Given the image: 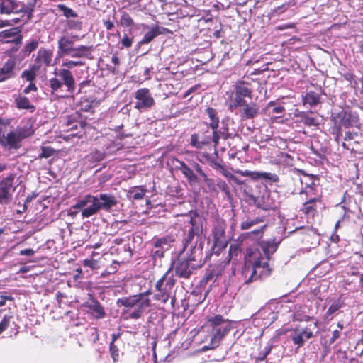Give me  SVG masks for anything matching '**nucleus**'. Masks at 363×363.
<instances>
[{"instance_id":"obj_29","label":"nucleus","mask_w":363,"mask_h":363,"mask_svg":"<svg viewBox=\"0 0 363 363\" xmlns=\"http://www.w3.org/2000/svg\"><path fill=\"white\" fill-rule=\"evenodd\" d=\"M146 191L147 189L143 186H133L127 191V198L129 200H140Z\"/></svg>"},{"instance_id":"obj_60","label":"nucleus","mask_w":363,"mask_h":363,"mask_svg":"<svg viewBox=\"0 0 363 363\" xmlns=\"http://www.w3.org/2000/svg\"><path fill=\"white\" fill-rule=\"evenodd\" d=\"M306 189L305 190V193L306 195H311L313 194V191H315L316 186L313 182H311L310 184L306 183Z\"/></svg>"},{"instance_id":"obj_6","label":"nucleus","mask_w":363,"mask_h":363,"mask_svg":"<svg viewBox=\"0 0 363 363\" xmlns=\"http://www.w3.org/2000/svg\"><path fill=\"white\" fill-rule=\"evenodd\" d=\"M55 77L49 80V86L52 93H59L63 86L67 91L73 93L75 90V80L71 71L67 69H56L54 72Z\"/></svg>"},{"instance_id":"obj_51","label":"nucleus","mask_w":363,"mask_h":363,"mask_svg":"<svg viewBox=\"0 0 363 363\" xmlns=\"http://www.w3.org/2000/svg\"><path fill=\"white\" fill-rule=\"evenodd\" d=\"M20 22L19 18H14L9 20L0 19V28L8 26H13V25Z\"/></svg>"},{"instance_id":"obj_18","label":"nucleus","mask_w":363,"mask_h":363,"mask_svg":"<svg viewBox=\"0 0 363 363\" xmlns=\"http://www.w3.org/2000/svg\"><path fill=\"white\" fill-rule=\"evenodd\" d=\"M22 140L14 130L0 134V144L7 150L20 148Z\"/></svg>"},{"instance_id":"obj_20","label":"nucleus","mask_w":363,"mask_h":363,"mask_svg":"<svg viewBox=\"0 0 363 363\" xmlns=\"http://www.w3.org/2000/svg\"><path fill=\"white\" fill-rule=\"evenodd\" d=\"M96 196L99 199L98 204L99 211L101 209L109 211L111 208H112L117 204V200L111 194H100L99 196Z\"/></svg>"},{"instance_id":"obj_32","label":"nucleus","mask_w":363,"mask_h":363,"mask_svg":"<svg viewBox=\"0 0 363 363\" xmlns=\"http://www.w3.org/2000/svg\"><path fill=\"white\" fill-rule=\"evenodd\" d=\"M212 135H210L211 143H213L215 146H217L220 139H226L228 138V128L223 127L220 129H211Z\"/></svg>"},{"instance_id":"obj_11","label":"nucleus","mask_w":363,"mask_h":363,"mask_svg":"<svg viewBox=\"0 0 363 363\" xmlns=\"http://www.w3.org/2000/svg\"><path fill=\"white\" fill-rule=\"evenodd\" d=\"M226 224L223 219L217 218L214 220L212 229L213 238V250L216 255L227 247L228 242L225 238Z\"/></svg>"},{"instance_id":"obj_5","label":"nucleus","mask_w":363,"mask_h":363,"mask_svg":"<svg viewBox=\"0 0 363 363\" xmlns=\"http://www.w3.org/2000/svg\"><path fill=\"white\" fill-rule=\"evenodd\" d=\"M191 228L187 235L183 240V251L186 253H194L197 249L200 251V255H203V239L202 229L196 224L195 219L191 218Z\"/></svg>"},{"instance_id":"obj_1","label":"nucleus","mask_w":363,"mask_h":363,"mask_svg":"<svg viewBox=\"0 0 363 363\" xmlns=\"http://www.w3.org/2000/svg\"><path fill=\"white\" fill-rule=\"evenodd\" d=\"M274 240L262 242L256 247H249L245 257V266L242 274L245 283L249 284L257 279H265L272 273L269 265L270 256L277 250Z\"/></svg>"},{"instance_id":"obj_45","label":"nucleus","mask_w":363,"mask_h":363,"mask_svg":"<svg viewBox=\"0 0 363 363\" xmlns=\"http://www.w3.org/2000/svg\"><path fill=\"white\" fill-rule=\"evenodd\" d=\"M38 46V41L37 40H32L27 43L23 48V53L25 55H30Z\"/></svg>"},{"instance_id":"obj_62","label":"nucleus","mask_w":363,"mask_h":363,"mask_svg":"<svg viewBox=\"0 0 363 363\" xmlns=\"http://www.w3.org/2000/svg\"><path fill=\"white\" fill-rule=\"evenodd\" d=\"M37 91V86L36 85L33 83V82H30L29 84V85L28 86H26L23 90V94H29L30 91Z\"/></svg>"},{"instance_id":"obj_3","label":"nucleus","mask_w":363,"mask_h":363,"mask_svg":"<svg viewBox=\"0 0 363 363\" xmlns=\"http://www.w3.org/2000/svg\"><path fill=\"white\" fill-rule=\"evenodd\" d=\"M206 326L211 330V345L216 347L232 328V323L220 315L207 318Z\"/></svg>"},{"instance_id":"obj_43","label":"nucleus","mask_w":363,"mask_h":363,"mask_svg":"<svg viewBox=\"0 0 363 363\" xmlns=\"http://www.w3.org/2000/svg\"><path fill=\"white\" fill-rule=\"evenodd\" d=\"M343 306V302L340 299L335 300L333 302L330 306L328 308L326 315L330 316L333 315L336 311L340 309Z\"/></svg>"},{"instance_id":"obj_55","label":"nucleus","mask_w":363,"mask_h":363,"mask_svg":"<svg viewBox=\"0 0 363 363\" xmlns=\"http://www.w3.org/2000/svg\"><path fill=\"white\" fill-rule=\"evenodd\" d=\"M164 250L162 248H153L151 250V255L155 258H161L164 256Z\"/></svg>"},{"instance_id":"obj_23","label":"nucleus","mask_w":363,"mask_h":363,"mask_svg":"<svg viewBox=\"0 0 363 363\" xmlns=\"http://www.w3.org/2000/svg\"><path fill=\"white\" fill-rule=\"evenodd\" d=\"M210 144V135L194 133L191 135L190 145L196 149H202L204 146Z\"/></svg>"},{"instance_id":"obj_9","label":"nucleus","mask_w":363,"mask_h":363,"mask_svg":"<svg viewBox=\"0 0 363 363\" xmlns=\"http://www.w3.org/2000/svg\"><path fill=\"white\" fill-rule=\"evenodd\" d=\"M33 1V3L25 4L18 0H1L0 13L3 15L23 13L30 18L36 0Z\"/></svg>"},{"instance_id":"obj_52","label":"nucleus","mask_w":363,"mask_h":363,"mask_svg":"<svg viewBox=\"0 0 363 363\" xmlns=\"http://www.w3.org/2000/svg\"><path fill=\"white\" fill-rule=\"evenodd\" d=\"M109 349H110L111 357L113 359V361L114 362L118 361V359L119 358V350L118 349V347L115 345V344L113 342H111L110 343Z\"/></svg>"},{"instance_id":"obj_57","label":"nucleus","mask_w":363,"mask_h":363,"mask_svg":"<svg viewBox=\"0 0 363 363\" xmlns=\"http://www.w3.org/2000/svg\"><path fill=\"white\" fill-rule=\"evenodd\" d=\"M121 43L125 48H130L133 44V38H130L127 34H124L121 40Z\"/></svg>"},{"instance_id":"obj_12","label":"nucleus","mask_w":363,"mask_h":363,"mask_svg":"<svg viewBox=\"0 0 363 363\" xmlns=\"http://www.w3.org/2000/svg\"><path fill=\"white\" fill-rule=\"evenodd\" d=\"M98 200L97 196L87 194L79 199L72 208L76 210H82V218H89L99 211Z\"/></svg>"},{"instance_id":"obj_63","label":"nucleus","mask_w":363,"mask_h":363,"mask_svg":"<svg viewBox=\"0 0 363 363\" xmlns=\"http://www.w3.org/2000/svg\"><path fill=\"white\" fill-rule=\"evenodd\" d=\"M341 332L340 330H335L333 332V335L330 339L329 343L331 345L335 342V341L340 337Z\"/></svg>"},{"instance_id":"obj_36","label":"nucleus","mask_w":363,"mask_h":363,"mask_svg":"<svg viewBox=\"0 0 363 363\" xmlns=\"http://www.w3.org/2000/svg\"><path fill=\"white\" fill-rule=\"evenodd\" d=\"M79 116L78 113H75L73 115L69 116L65 122V126L67 127V130H77L78 126L82 128V123L77 120V118Z\"/></svg>"},{"instance_id":"obj_4","label":"nucleus","mask_w":363,"mask_h":363,"mask_svg":"<svg viewBox=\"0 0 363 363\" xmlns=\"http://www.w3.org/2000/svg\"><path fill=\"white\" fill-rule=\"evenodd\" d=\"M203 263V255H200V251L198 250L193 254L186 253L175 267L176 275L179 277L188 279L193 270L201 267Z\"/></svg>"},{"instance_id":"obj_17","label":"nucleus","mask_w":363,"mask_h":363,"mask_svg":"<svg viewBox=\"0 0 363 363\" xmlns=\"http://www.w3.org/2000/svg\"><path fill=\"white\" fill-rule=\"evenodd\" d=\"M339 125L345 128L357 127L359 124V116L357 113L350 110H342L337 115Z\"/></svg>"},{"instance_id":"obj_30","label":"nucleus","mask_w":363,"mask_h":363,"mask_svg":"<svg viewBox=\"0 0 363 363\" xmlns=\"http://www.w3.org/2000/svg\"><path fill=\"white\" fill-rule=\"evenodd\" d=\"M86 306L94 318L100 319L105 316L106 313L104 308L99 301H93L91 303H87Z\"/></svg>"},{"instance_id":"obj_19","label":"nucleus","mask_w":363,"mask_h":363,"mask_svg":"<svg viewBox=\"0 0 363 363\" xmlns=\"http://www.w3.org/2000/svg\"><path fill=\"white\" fill-rule=\"evenodd\" d=\"M53 52L50 50L40 48L38 51L33 68L35 70H39L42 66L45 67L50 66L52 62Z\"/></svg>"},{"instance_id":"obj_56","label":"nucleus","mask_w":363,"mask_h":363,"mask_svg":"<svg viewBox=\"0 0 363 363\" xmlns=\"http://www.w3.org/2000/svg\"><path fill=\"white\" fill-rule=\"evenodd\" d=\"M83 265L84 267H87L91 268V269H95L98 267V264L96 260L91 259H84L83 262Z\"/></svg>"},{"instance_id":"obj_33","label":"nucleus","mask_w":363,"mask_h":363,"mask_svg":"<svg viewBox=\"0 0 363 363\" xmlns=\"http://www.w3.org/2000/svg\"><path fill=\"white\" fill-rule=\"evenodd\" d=\"M314 197L310 198L307 201L303 203L302 211L307 215H313L315 212L316 203L320 201L318 196L316 194Z\"/></svg>"},{"instance_id":"obj_21","label":"nucleus","mask_w":363,"mask_h":363,"mask_svg":"<svg viewBox=\"0 0 363 363\" xmlns=\"http://www.w3.org/2000/svg\"><path fill=\"white\" fill-rule=\"evenodd\" d=\"M33 121L31 119L23 121L15 129L16 134L21 140L26 138L33 133Z\"/></svg>"},{"instance_id":"obj_7","label":"nucleus","mask_w":363,"mask_h":363,"mask_svg":"<svg viewBox=\"0 0 363 363\" xmlns=\"http://www.w3.org/2000/svg\"><path fill=\"white\" fill-rule=\"evenodd\" d=\"M118 306L134 308L129 312L128 317L131 319H139L142 317L145 309L150 306V299H141L140 296L133 295L128 297H122L117 301Z\"/></svg>"},{"instance_id":"obj_40","label":"nucleus","mask_w":363,"mask_h":363,"mask_svg":"<svg viewBox=\"0 0 363 363\" xmlns=\"http://www.w3.org/2000/svg\"><path fill=\"white\" fill-rule=\"evenodd\" d=\"M241 252L240 244L233 243L230 245L229 251H228V262H230L232 259H236L238 255Z\"/></svg>"},{"instance_id":"obj_16","label":"nucleus","mask_w":363,"mask_h":363,"mask_svg":"<svg viewBox=\"0 0 363 363\" xmlns=\"http://www.w3.org/2000/svg\"><path fill=\"white\" fill-rule=\"evenodd\" d=\"M313 336L311 325L301 330L298 328L294 329L289 335L290 339L297 346V349L303 345L306 340L311 339Z\"/></svg>"},{"instance_id":"obj_24","label":"nucleus","mask_w":363,"mask_h":363,"mask_svg":"<svg viewBox=\"0 0 363 363\" xmlns=\"http://www.w3.org/2000/svg\"><path fill=\"white\" fill-rule=\"evenodd\" d=\"M241 116L247 119H252L256 117L259 113V106L255 102L247 103L242 105Z\"/></svg>"},{"instance_id":"obj_37","label":"nucleus","mask_w":363,"mask_h":363,"mask_svg":"<svg viewBox=\"0 0 363 363\" xmlns=\"http://www.w3.org/2000/svg\"><path fill=\"white\" fill-rule=\"evenodd\" d=\"M267 110L269 113L279 118L282 115V113L285 111V108L281 105H276L274 101H270L267 104Z\"/></svg>"},{"instance_id":"obj_50","label":"nucleus","mask_w":363,"mask_h":363,"mask_svg":"<svg viewBox=\"0 0 363 363\" xmlns=\"http://www.w3.org/2000/svg\"><path fill=\"white\" fill-rule=\"evenodd\" d=\"M261 221H262V220H259L258 218L253 219V220H247L242 222L240 228L242 230H247V229H250L253 225L259 223Z\"/></svg>"},{"instance_id":"obj_44","label":"nucleus","mask_w":363,"mask_h":363,"mask_svg":"<svg viewBox=\"0 0 363 363\" xmlns=\"http://www.w3.org/2000/svg\"><path fill=\"white\" fill-rule=\"evenodd\" d=\"M104 152L98 150H95L88 155V158L89 161H91L93 162H99L104 158Z\"/></svg>"},{"instance_id":"obj_13","label":"nucleus","mask_w":363,"mask_h":363,"mask_svg":"<svg viewBox=\"0 0 363 363\" xmlns=\"http://www.w3.org/2000/svg\"><path fill=\"white\" fill-rule=\"evenodd\" d=\"M136 101L134 108L140 112L145 111L151 108L155 104V100L150 90L147 88H141L135 92Z\"/></svg>"},{"instance_id":"obj_28","label":"nucleus","mask_w":363,"mask_h":363,"mask_svg":"<svg viewBox=\"0 0 363 363\" xmlns=\"http://www.w3.org/2000/svg\"><path fill=\"white\" fill-rule=\"evenodd\" d=\"M15 62L12 59H9L1 68L0 79L1 81L10 79L15 75L14 72Z\"/></svg>"},{"instance_id":"obj_10","label":"nucleus","mask_w":363,"mask_h":363,"mask_svg":"<svg viewBox=\"0 0 363 363\" xmlns=\"http://www.w3.org/2000/svg\"><path fill=\"white\" fill-rule=\"evenodd\" d=\"M169 269L155 284L154 298L164 303L171 297L172 290L175 284V279L169 275Z\"/></svg>"},{"instance_id":"obj_2","label":"nucleus","mask_w":363,"mask_h":363,"mask_svg":"<svg viewBox=\"0 0 363 363\" xmlns=\"http://www.w3.org/2000/svg\"><path fill=\"white\" fill-rule=\"evenodd\" d=\"M290 311V307L280 303H270L261 308L254 315L253 323L257 326L269 327L277 318L279 313Z\"/></svg>"},{"instance_id":"obj_8","label":"nucleus","mask_w":363,"mask_h":363,"mask_svg":"<svg viewBox=\"0 0 363 363\" xmlns=\"http://www.w3.org/2000/svg\"><path fill=\"white\" fill-rule=\"evenodd\" d=\"M249 82L239 80L235 82L233 91L230 96L229 108L233 111L247 102L246 99H252V90Z\"/></svg>"},{"instance_id":"obj_26","label":"nucleus","mask_w":363,"mask_h":363,"mask_svg":"<svg viewBox=\"0 0 363 363\" xmlns=\"http://www.w3.org/2000/svg\"><path fill=\"white\" fill-rule=\"evenodd\" d=\"M91 47L86 45H78L73 47L66 55L72 58H82L84 57H88L91 54Z\"/></svg>"},{"instance_id":"obj_54","label":"nucleus","mask_w":363,"mask_h":363,"mask_svg":"<svg viewBox=\"0 0 363 363\" xmlns=\"http://www.w3.org/2000/svg\"><path fill=\"white\" fill-rule=\"evenodd\" d=\"M11 316L10 315H4L1 321L0 322V330L4 332L9 325L10 319Z\"/></svg>"},{"instance_id":"obj_53","label":"nucleus","mask_w":363,"mask_h":363,"mask_svg":"<svg viewBox=\"0 0 363 363\" xmlns=\"http://www.w3.org/2000/svg\"><path fill=\"white\" fill-rule=\"evenodd\" d=\"M216 186L222 191H223L226 195H229V194H230L229 186L225 181H223L222 179L218 180L216 182Z\"/></svg>"},{"instance_id":"obj_15","label":"nucleus","mask_w":363,"mask_h":363,"mask_svg":"<svg viewBox=\"0 0 363 363\" xmlns=\"http://www.w3.org/2000/svg\"><path fill=\"white\" fill-rule=\"evenodd\" d=\"M233 172L242 177H248L253 180H262L267 182L277 183L279 181L278 175L271 172L235 169Z\"/></svg>"},{"instance_id":"obj_42","label":"nucleus","mask_w":363,"mask_h":363,"mask_svg":"<svg viewBox=\"0 0 363 363\" xmlns=\"http://www.w3.org/2000/svg\"><path fill=\"white\" fill-rule=\"evenodd\" d=\"M57 9L59 11H61L66 18L77 17V13L65 4L57 5Z\"/></svg>"},{"instance_id":"obj_61","label":"nucleus","mask_w":363,"mask_h":363,"mask_svg":"<svg viewBox=\"0 0 363 363\" xmlns=\"http://www.w3.org/2000/svg\"><path fill=\"white\" fill-rule=\"evenodd\" d=\"M264 228H265V225L262 226V228H260L259 229H257V230H252L250 233H247V236L255 235L256 238H259L262 235L263 229Z\"/></svg>"},{"instance_id":"obj_41","label":"nucleus","mask_w":363,"mask_h":363,"mask_svg":"<svg viewBox=\"0 0 363 363\" xmlns=\"http://www.w3.org/2000/svg\"><path fill=\"white\" fill-rule=\"evenodd\" d=\"M84 65V62L81 60H72L67 58L63 59L61 65L62 69H67L70 71V69H73L77 66H82Z\"/></svg>"},{"instance_id":"obj_46","label":"nucleus","mask_w":363,"mask_h":363,"mask_svg":"<svg viewBox=\"0 0 363 363\" xmlns=\"http://www.w3.org/2000/svg\"><path fill=\"white\" fill-rule=\"evenodd\" d=\"M120 23L121 26L125 27H130L133 26L134 24L133 20L132 19L130 16L126 12H123L122 13Z\"/></svg>"},{"instance_id":"obj_27","label":"nucleus","mask_w":363,"mask_h":363,"mask_svg":"<svg viewBox=\"0 0 363 363\" xmlns=\"http://www.w3.org/2000/svg\"><path fill=\"white\" fill-rule=\"evenodd\" d=\"M174 242V237L167 235L161 238H154L151 243L155 248H162L164 250H167Z\"/></svg>"},{"instance_id":"obj_58","label":"nucleus","mask_w":363,"mask_h":363,"mask_svg":"<svg viewBox=\"0 0 363 363\" xmlns=\"http://www.w3.org/2000/svg\"><path fill=\"white\" fill-rule=\"evenodd\" d=\"M53 153V150L50 148V147H43L42 149V152L40 154L39 157L40 158H48L49 157H50Z\"/></svg>"},{"instance_id":"obj_64","label":"nucleus","mask_w":363,"mask_h":363,"mask_svg":"<svg viewBox=\"0 0 363 363\" xmlns=\"http://www.w3.org/2000/svg\"><path fill=\"white\" fill-rule=\"evenodd\" d=\"M35 254V251L32 249H24V250H21L19 252V255H23V256H32Z\"/></svg>"},{"instance_id":"obj_22","label":"nucleus","mask_w":363,"mask_h":363,"mask_svg":"<svg viewBox=\"0 0 363 363\" xmlns=\"http://www.w3.org/2000/svg\"><path fill=\"white\" fill-rule=\"evenodd\" d=\"M74 47L73 40L67 36H62L57 41V56L64 57L67 53Z\"/></svg>"},{"instance_id":"obj_35","label":"nucleus","mask_w":363,"mask_h":363,"mask_svg":"<svg viewBox=\"0 0 363 363\" xmlns=\"http://www.w3.org/2000/svg\"><path fill=\"white\" fill-rule=\"evenodd\" d=\"M206 113L210 119V122L208 125V127L211 129L218 128L219 125V118L217 116V111L211 107H208L206 109Z\"/></svg>"},{"instance_id":"obj_14","label":"nucleus","mask_w":363,"mask_h":363,"mask_svg":"<svg viewBox=\"0 0 363 363\" xmlns=\"http://www.w3.org/2000/svg\"><path fill=\"white\" fill-rule=\"evenodd\" d=\"M15 174L10 173L0 182V203L6 204L11 200L12 193L14 191L13 180Z\"/></svg>"},{"instance_id":"obj_48","label":"nucleus","mask_w":363,"mask_h":363,"mask_svg":"<svg viewBox=\"0 0 363 363\" xmlns=\"http://www.w3.org/2000/svg\"><path fill=\"white\" fill-rule=\"evenodd\" d=\"M38 70H35L33 67L30 70H24L22 72L21 77L23 79H26L28 82H33V81L35 78L36 72Z\"/></svg>"},{"instance_id":"obj_59","label":"nucleus","mask_w":363,"mask_h":363,"mask_svg":"<svg viewBox=\"0 0 363 363\" xmlns=\"http://www.w3.org/2000/svg\"><path fill=\"white\" fill-rule=\"evenodd\" d=\"M68 26L70 28L75 30H81L82 22L79 21L70 20L68 21Z\"/></svg>"},{"instance_id":"obj_31","label":"nucleus","mask_w":363,"mask_h":363,"mask_svg":"<svg viewBox=\"0 0 363 363\" xmlns=\"http://www.w3.org/2000/svg\"><path fill=\"white\" fill-rule=\"evenodd\" d=\"M21 30L18 27H14L4 30L0 33V37L3 38H14L13 41L18 42L22 39Z\"/></svg>"},{"instance_id":"obj_25","label":"nucleus","mask_w":363,"mask_h":363,"mask_svg":"<svg viewBox=\"0 0 363 363\" xmlns=\"http://www.w3.org/2000/svg\"><path fill=\"white\" fill-rule=\"evenodd\" d=\"M14 104L18 109H26L33 112L35 107L30 103L28 98L21 94L13 96Z\"/></svg>"},{"instance_id":"obj_49","label":"nucleus","mask_w":363,"mask_h":363,"mask_svg":"<svg viewBox=\"0 0 363 363\" xmlns=\"http://www.w3.org/2000/svg\"><path fill=\"white\" fill-rule=\"evenodd\" d=\"M289 312L291 313L290 316H292L294 320L296 321H308L309 320L312 319V318L310 316L299 312L291 313V310Z\"/></svg>"},{"instance_id":"obj_47","label":"nucleus","mask_w":363,"mask_h":363,"mask_svg":"<svg viewBox=\"0 0 363 363\" xmlns=\"http://www.w3.org/2000/svg\"><path fill=\"white\" fill-rule=\"evenodd\" d=\"M182 174L189 180V182H196L198 180L197 176L194 173L193 170L189 167H184Z\"/></svg>"},{"instance_id":"obj_34","label":"nucleus","mask_w":363,"mask_h":363,"mask_svg":"<svg viewBox=\"0 0 363 363\" xmlns=\"http://www.w3.org/2000/svg\"><path fill=\"white\" fill-rule=\"evenodd\" d=\"M304 104H308L310 106H313L320 102V96L318 93L309 91L303 98Z\"/></svg>"},{"instance_id":"obj_38","label":"nucleus","mask_w":363,"mask_h":363,"mask_svg":"<svg viewBox=\"0 0 363 363\" xmlns=\"http://www.w3.org/2000/svg\"><path fill=\"white\" fill-rule=\"evenodd\" d=\"M160 34L157 27L152 28L145 35L141 41L139 43L140 45L148 44L155 38Z\"/></svg>"},{"instance_id":"obj_39","label":"nucleus","mask_w":363,"mask_h":363,"mask_svg":"<svg viewBox=\"0 0 363 363\" xmlns=\"http://www.w3.org/2000/svg\"><path fill=\"white\" fill-rule=\"evenodd\" d=\"M301 118L302 122L308 126H318L320 124L318 118L312 113H303Z\"/></svg>"}]
</instances>
